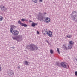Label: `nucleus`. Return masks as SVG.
Masks as SVG:
<instances>
[{
	"instance_id": "44",
	"label": "nucleus",
	"mask_w": 77,
	"mask_h": 77,
	"mask_svg": "<svg viewBox=\"0 0 77 77\" xmlns=\"http://www.w3.org/2000/svg\"><path fill=\"white\" fill-rule=\"evenodd\" d=\"M1 66L0 65V67Z\"/></svg>"
},
{
	"instance_id": "5",
	"label": "nucleus",
	"mask_w": 77,
	"mask_h": 77,
	"mask_svg": "<svg viewBox=\"0 0 77 77\" xmlns=\"http://www.w3.org/2000/svg\"><path fill=\"white\" fill-rule=\"evenodd\" d=\"M38 19L40 20V21H43L44 19V17L42 15H39L38 16Z\"/></svg>"
},
{
	"instance_id": "6",
	"label": "nucleus",
	"mask_w": 77,
	"mask_h": 77,
	"mask_svg": "<svg viewBox=\"0 0 77 77\" xmlns=\"http://www.w3.org/2000/svg\"><path fill=\"white\" fill-rule=\"evenodd\" d=\"M18 23L19 24H20L21 26H24V27H27V25L25 23H21V21L20 20H19L18 22Z\"/></svg>"
},
{
	"instance_id": "35",
	"label": "nucleus",
	"mask_w": 77,
	"mask_h": 77,
	"mask_svg": "<svg viewBox=\"0 0 77 77\" xmlns=\"http://www.w3.org/2000/svg\"><path fill=\"white\" fill-rule=\"evenodd\" d=\"M72 14H74V11H73L72 12Z\"/></svg>"
},
{
	"instance_id": "8",
	"label": "nucleus",
	"mask_w": 77,
	"mask_h": 77,
	"mask_svg": "<svg viewBox=\"0 0 77 77\" xmlns=\"http://www.w3.org/2000/svg\"><path fill=\"white\" fill-rule=\"evenodd\" d=\"M50 21V19L48 17H46L45 19L44 22L45 23H49Z\"/></svg>"
},
{
	"instance_id": "37",
	"label": "nucleus",
	"mask_w": 77,
	"mask_h": 77,
	"mask_svg": "<svg viewBox=\"0 0 77 77\" xmlns=\"http://www.w3.org/2000/svg\"><path fill=\"white\" fill-rule=\"evenodd\" d=\"M1 70V66L0 67V71Z\"/></svg>"
},
{
	"instance_id": "2",
	"label": "nucleus",
	"mask_w": 77,
	"mask_h": 77,
	"mask_svg": "<svg viewBox=\"0 0 77 77\" xmlns=\"http://www.w3.org/2000/svg\"><path fill=\"white\" fill-rule=\"evenodd\" d=\"M66 63L64 62H62L60 63L61 66V67H63L65 68H68L69 67V66L68 65H66Z\"/></svg>"
},
{
	"instance_id": "17",
	"label": "nucleus",
	"mask_w": 77,
	"mask_h": 77,
	"mask_svg": "<svg viewBox=\"0 0 77 77\" xmlns=\"http://www.w3.org/2000/svg\"><path fill=\"white\" fill-rule=\"evenodd\" d=\"M32 2H33L34 3H36L38 2V0H32Z\"/></svg>"
},
{
	"instance_id": "1",
	"label": "nucleus",
	"mask_w": 77,
	"mask_h": 77,
	"mask_svg": "<svg viewBox=\"0 0 77 77\" xmlns=\"http://www.w3.org/2000/svg\"><path fill=\"white\" fill-rule=\"evenodd\" d=\"M27 48L29 50L33 51L38 50V47L33 44H31L29 45L27 47Z\"/></svg>"
},
{
	"instance_id": "43",
	"label": "nucleus",
	"mask_w": 77,
	"mask_h": 77,
	"mask_svg": "<svg viewBox=\"0 0 77 77\" xmlns=\"http://www.w3.org/2000/svg\"><path fill=\"white\" fill-rule=\"evenodd\" d=\"M25 51H26V50H25Z\"/></svg>"
},
{
	"instance_id": "13",
	"label": "nucleus",
	"mask_w": 77,
	"mask_h": 77,
	"mask_svg": "<svg viewBox=\"0 0 77 77\" xmlns=\"http://www.w3.org/2000/svg\"><path fill=\"white\" fill-rule=\"evenodd\" d=\"M24 63L25 65H29V64H28L29 63V62H27V61H24Z\"/></svg>"
},
{
	"instance_id": "16",
	"label": "nucleus",
	"mask_w": 77,
	"mask_h": 77,
	"mask_svg": "<svg viewBox=\"0 0 77 77\" xmlns=\"http://www.w3.org/2000/svg\"><path fill=\"white\" fill-rule=\"evenodd\" d=\"M12 30H13V29L12 28H11L10 29V32L11 33H12V32H13Z\"/></svg>"
},
{
	"instance_id": "28",
	"label": "nucleus",
	"mask_w": 77,
	"mask_h": 77,
	"mask_svg": "<svg viewBox=\"0 0 77 77\" xmlns=\"http://www.w3.org/2000/svg\"><path fill=\"white\" fill-rule=\"evenodd\" d=\"M3 17H2L1 18H0V21H2L3 20Z\"/></svg>"
},
{
	"instance_id": "21",
	"label": "nucleus",
	"mask_w": 77,
	"mask_h": 77,
	"mask_svg": "<svg viewBox=\"0 0 77 77\" xmlns=\"http://www.w3.org/2000/svg\"><path fill=\"white\" fill-rule=\"evenodd\" d=\"M10 74L11 75H14V73L12 72H10Z\"/></svg>"
},
{
	"instance_id": "41",
	"label": "nucleus",
	"mask_w": 77,
	"mask_h": 77,
	"mask_svg": "<svg viewBox=\"0 0 77 77\" xmlns=\"http://www.w3.org/2000/svg\"><path fill=\"white\" fill-rule=\"evenodd\" d=\"M12 48H14V47H13Z\"/></svg>"
},
{
	"instance_id": "27",
	"label": "nucleus",
	"mask_w": 77,
	"mask_h": 77,
	"mask_svg": "<svg viewBox=\"0 0 77 77\" xmlns=\"http://www.w3.org/2000/svg\"><path fill=\"white\" fill-rule=\"evenodd\" d=\"M37 33L38 35H39V32L38 31H37Z\"/></svg>"
},
{
	"instance_id": "7",
	"label": "nucleus",
	"mask_w": 77,
	"mask_h": 77,
	"mask_svg": "<svg viewBox=\"0 0 77 77\" xmlns=\"http://www.w3.org/2000/svg\"><path fill=\"white\" fill-rule=\"evenodd\" d=\"M18 33H19V32L17 30H15L13 31L12 34L14 35H18Z\"/></svg>"
},
{
	"instance_id": "40",
	"label": "nucleus",
	"mask_w": 77,
	"mask_h": 77,
	"mask_svg": "<svg viewBox=\"0 0 77 77\" xmlns=\"http://www.w3.org/2000/svg\"><path fill=\"white\" fill-rule=\"evenodd\" d=\"M76 60L77 61V59H76Z\"/></svg>"
},
{
	"instance_id": "12",
	"label": "nucleus",
	"mask_w": 77,
	"mask_h": 77,
	"mask_svg": "<svg viewBox=\"0 0 77 77\" xmlns=\"http://www.w3.org/2000/svg\"><path fill=\"white\" fill-rule=\"evenodd\" d=\"M36 25H37V23H33L32 24L31 26H32V27H35V26Z\"/></svg>"
},
{
	"instance_id": "29",
	"label": "nucleus",
	"mask_w": 77,
	"mask_h": 77,
	"mask_svg": "<svg viewBox=\"0 0 77 77\" xmlns=\"http://www.w3.org/2000/svg\"><path fill=\"white\" fill-rule=\"evenodd\" d=\"M39 2H42V0H39Z\"/></svg>"
},
{
	"instance_id": "26",
	"label": "nucleus",
	"mask_w": 77,
	"mask_h": 77,
	"mask_svg": "<svg viewBox=\"0 0 77 77\" xmlns=\"http://www.w3.org/2000/svg\"><path fill=\"white\" fill-rule=\"evenodd\" d=\"M22 21H25V19H22L21 20Z\"/></svg>"
},
{
	"instance_id": "32",
	"label": "nucleus",
	"mask_w": 77,
	"mask_h": 77,
	"mask_svg": "<svg viewBox=\"0 0 77 77\" xmlns=\"http://www.w3.org/2000/svg\"><path fill=\"white\" fill-rule=\"evenodd\" d=\"M74 13H77V11H74Z\"/></svg>"
},
{
	"instance_id": "38",
	"label": "nucleus",
	"mask_w": 77,
	"mask_h": 77,
	"mask_svg": "<svg viewBox=\"0 0 77 77\" xmlns=\"http://www.w3.org/2000/svg\"><path fill=\"white\" fill-rule=\"evenodd\" d=\"M39 14H41V13H39Z\"/></svg>"
},
{
	"instance_id": "18",
	"label": "nucleus",
	"mask_w": 77,
	"mask_h": 77,
	"mask_svg": "<svg viewBox=\"0 0 77 77\" xmlns=\"http://www.w3.org/2000/svg\"><path fill=\"white\" fill-rule=\"evenodd\" d=\"M56 65H57V66H59L60 67L61 66L60 64L59 63H56Z\"/></svg>"
},
{
	"instance_id": "31",
	"label": "nucleus",
	"mask_w": 77,
	"mask_h": 77,
	"mask_svg": "<svg viewBox=\"0 0 77 77\" xmlns=\"http://www.w3.org/2000/svg\"><path fill=\"white\" fill-rule=\"evenodd\" d=\"M17 68L18 69H20V67L19 66H18V67H17Z\"/></svg>"
},
{
	"instance_id": "22",
	"label": "nucleus",
	"mask_w": 77,
	"mask_h": 77,
	"mask_svg": "<svg viewBox=\"0 0 77 77\" xmlns=\"http://www.w3.org/2000/svg\"><path fill=\"white\" fill-rule=\"evenodd\" d=\"M42 33L43 35H46V34L44 32V30H43Z\"/></svg>"
},
{
	"instance_id": "36",
	"label": "nucleus",
	"mask_w": 77,
	"mask_h": 77,
	"mask_svg": "<svg viewBox=\"0 0 77 77\" xmlns=\"http://www.w3.org/2000/svg\"><path fill=\"white\" fill-rule=\"evenodd\" d=\"M2 18V17L1 16H0V19Z\"/></svg>"
},
{
	"instance_id": "14",
	"label": "nucleus",
	"mask_w": 77,
	"mask_h": 77,
	"mask_svg": "<svg viewBox=\"0 0 77 77\" xmlns=\"http://www.w3.org/2000/svg\"><path fill=\"white\" fill-rule=\"evenodd\" d=\"M63 48L64 49H66V50H68V48L65 46V45H63Z\"/></svg>"
},
{
	"instance_id": "23",
	"label": "nucleus",
	"mask_w": 77,
	"mask_h": 77,
	"mask_svg": "<svg viewBox=\"0 0 77 77\" xmlns=\"http://www.w3.org/2000/svg\"><path fill=\"white\" fill-rule=\"evenodd\" d=\"M15 27V26L14 25H11V28H14Z\"/></svg>"
},
{
	"instance_id": "42",
	"label": "nucleus",
	"mask_w": 77,
	"mask_h": 77,
	"mask_svg": "<svg viewBox=\"0 0 77 77\" xmlns=\"http://www.w3.org/2000/svg\"><path fill=\"white\" fill-rule=\"evenodd\" d=\"M30 22H31V21L30 20Z\"/></svg>"
},
{
	"instance_id": "33",
	"label": "nucleus",
	"mask_w": 77,
	"mask_h": 77,
	"mask_svg": "<svg viewBox=\"0 0 77 77\" xmlns=\"http://www.w3.org/2000/svg\"><path fill=\"white\" fill-rule=\"evenodd\" d=\"M27 21V20H26V19H25V20L24 21Z\"/></svg>"
},
{
	"instance_id": "30",
	"label": "nucleus",
	"mask_w": 77,
	"mask_h": 77,
	"mask_svg": "<svg viewBox=\"0 0 77 77\" xmlns=\"http://www.w3.org/2000/svg\"><path fill=\"white\" fill-rule=\"evenodd\" d=\"M43 14V15H46L47 14L45 12H44V13Z\"/></svg>"
},
{
	"instance_id": "19",
	"label": "nucleus",
	"mask_w": 77,
	"mask_h": 77,
	"mask_svg": "<svg viewBox=\"0 0 77 77\" xmlns=\"http://www.w3.org/2000/svg\"><path fill=\"white\" fill-rule=\"evenodd\" d=\"M50 53L51 54H53V51L52 49H51L50 50Z\"/></svg>"
},
{
	"instance_id": "20",
	"label": "nucleus",
	"mask_w": 77,
	"mask_h": 77,
	"mask_svg": "<svg viewBox=\"0 0 77 77\" xmlns=\"http://www.w3.org/2000/svg\"><path fill=\"white\" fill-rule=\"evenodd\" d=\"M57 51L58 52V53H59V54H60V52L59 51V48H57Z\"/></svg>"
},
{
	"instance_id": "39",
	"label": "nucleus",
	"mask_w": 77,
	"mask_h": 77,
	"mask_svg": "<svg viewBox=\"0 0 77 77\" xmlns=\"http://www.w3.org/2000/svg\"><path fill=\"white\" fill-rule=\"evenodd\" d=\"M29 17H31V15H29Z\"/></svg>"
},
{
	"instance_id": "24",
	"label": "nucleus",
	"mask_w": 77,
	"mask_h": 77,
	"mask_svg": "<svg viewBox=\"0 0 77 77\" xmlns=\"http://www.w3.org/2000/svg\"><path fill=\"white\" fill-rule=\"evenodd\" d=\"M75 75L76 76H77V71H75Z\"/></svg>"
},
{
	"instance_id": "25",
	"label": "nucleus",
	"mask_w": 77,
	"mask_h": 77,
	"mask_svg": "<svg viewBox=\"0 0 77 77\" xmlns=\"http://www.w3.org/2000/svg\"><path fill=\"white\" fill-rule=\"evenodd\" d=\"M47 29H46V30H45V29H44V30H43L45 33H46V32H47Z\"/></svg>"
},
{
	"instance_id": "9",
	"label": "nucleus",
	"mask_w": 77,
	"mask_h": 77,
	"mask_svg": "<svg viewBox=\"0 0 77 77\" xmlns=\"http://www.w3.org/2000/svg\"><path fill=\"white\" fill-rule=\"evenodd\" d=\"M17 39H18L17 40V41H20L22 39V36L21 35H19L17 36Z\"/></svg>"
},
{
	"instance_id": "10",
	"label": "nucleus",
	"mask_w": 77,
	"mask_h": 77,
	"mask_svg": "<svg viewBox=\"0 0 77 77\" xmlns=\"http://www.w3.org/2000/svg\"><path fill=\"white\" fill-rule=\"evenodd\" d=\"M0 8H1V10L3 11H6V10H7V8H5V6L1 5L0 6Z\"/></svg>"
},
{
	"instance_id": "3",
	"label": "nucleus",
	"mask_w": 77,
	"mask_h": 77,
	"mask_svg": "<svg viewBox=\"0 0 77 77\" xmlns=\"http://www.w3.org/2000/svg\"><path fill=\"white\" fill-rule=\"evenodd\" d=\"M74 44V42L72 41H69V45L68 46V48L69 49H71L72 47V45Z\"/></svg>"
},
{
	"instance_id": "11",
	"label": "nucleus",
	"mask_w": 77,
	"mask_h": 77,
	"mask_svg": "<svg viewBox=\"0 0 77 77\" xmlns=\"http://www.w3.org/2000/svg\"><path fill=\"white\" fill-rule=\"evenodd\" d=\"M12 38L14 40H16V41L18 40V39H17V36L15 37L13 36Z\"/></svg>"
},
{
	"instance_id": "4",
	"label": "nucleus",
	"mask_w": 77,
	"mask_h": 77,
	"mask_svg": "<svg viewBox=\"0 0 77 77\" xmlns=\"http://www.w3.org/2000/svg\"><path fill=\"white\" fill-rule=\"evenodd\" d=\"M47 35L51 38V37H53V33H52V32L50 31H48L47 32Z\"/></svg>"
},
{
	"instance_id": "34",
	"label": "nucleus",
	"mask_w": 77,
	"mask_h": 77,
	"mask_svg": "<svg viewBox=\"0 0 77 77\" xmlns=\"http://www.w3.org/2000/svg\"><path fill=\"white\" fill-rule=\"evenodd\" d=\"M46 42H47V43H48H48H49L48 41L46 40Z\"/></svg>"
},
{
	"instance_id": "15",
	"label": "nucleus",
	"mask_w": 77,
	"mask_h": 77,
	"mask_svg": "<svg viewBox=\"0 0 77 77\" xmlns=\"http://www.w3.org/2000/svg\"><path fill=\"white\" fill-rule=\"evenodd\" d=\"M72 36V35H68L67 36V38H71Z\"/></svg>"
}]
</instances>
